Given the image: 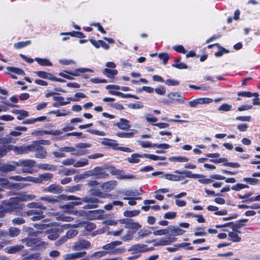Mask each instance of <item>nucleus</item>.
<instances>
[{"instance_id":"nucleus-33","label":"nucleus","mask_w":260,"mask_h":260,"mask_svg":"<svg viewBox=\"0 0 260 260\" xmlns=\"http://www.w3.org/2000/svg\"><path fill=\"white\" fill-rule=\"evenodd\" d=\"M40 175L41 183H44L46 181H51L53 178V175L52 173H46Z\"/></svg>"},{"instance_id":"nucleus-26","label":"nucleus","mask_w":260,"mask_h":260,"mask_svg":"<svg viewBox=\"0 0 260 260\" xmlns=\"http://www.w3.org/2000/svg\"><path fill=\"white\" fill-rule=\"evenodd\" d=\"M102 73L107 77L113 78L114 76L118 74V71L116 70H111L108 68H106L103 70Z\"/></svg>"},{"instance_id":"nucleus-35","label":"nucleus","mask_w":260,"mask_h":260,"mask_svg":"<svg viewBox=\"0 0 260 260\" xmlns=\"http://www.w3.org/2000/svg\"><path fill=\"white\" fill-rule=\"evenodd\" d=\"M35 60L41 66H52V63L48 59H42L38 57L35 58Z\"/></svg>"},{"instance_id":"nucleus-40","label":"nucleus","mask_w":260,"mask_h":260,"mask_svg":"<svg viewBox=\"0 0 260 260\" xmlns=\"http://www.w3.org/2000/svg\"><path fill=\"white\" fill-rule=\"evenodd\" d=\"M39 145L36 141H34L30 145L26 146L27 150L28 152H36V150H38Z\"/></svg>"},{"instance_id":"nucleus-60","label":"nucleus","mask_w":260,"mask_h":260,"mask_svg":"<svg viewBox=\"0 0 260 260\" xmlns=\"http://www.w3.org/2000/svg\"><path fill=\"white\" fill-rule=\"evenodd\" d=\"M232 110V106L227 104H223L218 108L219 111H229Z\"/></svg>"},{"instance_id":"nucleus-27","label":"nucleus","mask_w":260,"mask_h":260,"mask_svg":"<svg viewBox=\"0 0 260 260\" xmlns=\"http://www.w3.org/2000/svg\"><path fill=\"white\" fill-rule=\"evenodd\" d=\"M37 167L44 170L55 171L56 170V166L48 164H39L37 165Z\"/></svg>"},{"instance_id":"nucleus-5","label":"nucleus","mask_w":260,"mask_h":260,"mask_svg":"<svg viewBox=\"0 0 260 260\" xmlns=\"http://www.w3.org/2000/svg\"><path fill=\"white\" fill-rule=\"evenodd\" d=\"M122 242L120 241H113L103 246V249L106 250H112L109 252L110 253L112 254H120L125 252L124 248H115L116 246L121 245Z\"/></svg>"},{"instance_id":"nucleus-61","label":"nucleus","mask_w":260,"mask_h":260,"mask_svg":"<svg viewBox=\"0 0 260 260\" xmlns=\"http://www.w3.org/2000/svg\"><path fill=\"white\" fill-rule=\"evenodd\" d=\"M26 180L27 181H31L36 183H41V180L40 179V175H39L38 177H26Z\"/></svg>"},{"instance_id":"nucleus-30","label":"nucleus","mask_w":260,"mask_h":260,"mask_svg":"<svg viewBox=\"0 0 260 260\" xmlns=\"http://www.w3.org/2000/svg\"><path fill=\"white\" fill-rule=\"evenodd\" d=\"M60 35L61 36L70 35L72 37L78 38H82L85 37V36L83 34V33L82 32H80V31H73L72 32H61V33H60Z\"/></svg>"},{"instance_id":"nucleus-45","label":"nucleus","mask_w":260,"mask_h":260,"mask_svg":"<svg viewBox=\"0 0 260 260\" xmlns=\"http://www.w3.org/2000/svg\"><path fill=\"white\" fill-rule=\"evenodd\" d=\"M169 159L171 161L187 162L188 161V158L184 156H174L170 157Z\"/></svg>"},{"instance_id":"nucleus-46","label":"nucleus","mask_w":260,"mask_h":260,"mask_svg":"<svg viewBox=\"0 0 260 260\" xmlns=\"http://www.w3.org/2000/svg\"><path fill=\"white\" fill-rule=\"evenodd\" d=\"M88 164V160L87 159L83 158L76 162H74V167L76 168L82 167Z\"/></svg>"},{"instance_id":"nucleus-38","label":"nucleus","mask_w":260,"mask_h":260,"mask_svg":"<svg viewBox=\"0 0 260 260\" xmlns=\"http://www.w3.org/2000/svg\"><path fill=\"white\" fill-rule=\"evenodd\" d=\"M74 206L72 202L61 206V208L63 209L64 212L69 213H73L74 212Z\"/></svg>"},{"instance_id":"nucleus-20","label":"nucleus","mask_w":260,"mask_h":260,"mask_svg":"<svg viewBox=\"0 0 260 260\" xmlns=\"http://www.w3.org/2000/svg\"><path fill=\"white\" fill-rule=\"evenodd\" d=\"M35 156L37 158H45L47 156V152L43 146L40 145L38 150L36 151Z\"/></svg>"},{"instance_id":"nucleus-57","label":"nucleus","mask_w":260,"mask_h":260,"mask_svg":"<svg viewBox=\"0 0 260 260\" xmlns=\"http://www.w3.org/2000/svg\"><path fill=\"white\" fill-rule=\"evenodd\" d=\"M134 232L128 231L127 233L124 236L121 237V239L124 241H127L131 240L133 239V234Z\"/></svg>"},{"instance_id":"nucleus-9","label":"nucleus","mask_w":260,"mask_h":260,"mask_svg":"<svg viewBox=\"0 0 260 260\" xmlns=\"http://www.w3.org/2000/svg\"><path fill=\"white\" fill-rule=\"evenodd\" d=\"M63 232V230L60 227L52 228L48 231V238L52 240H55L57 239L59 234Z\"/></svg>"},{"instance_id":"nucleus-19","label":"nucleus","mask_w":260,"mask_h":260,"mask_svg":"<svg viewBox=\"0 0 260 260\" xmlns=\"http://www.w3.org/2000/svg\"><path fill=\"white\" fill-rule=\"evenodd\" d=\"M23 248V245H16L6 247L5 251L8 253L13 254L21 251Z\"/></svg>"},{"instance_id":"nucleus-43","label":"nucleus","mask_w":260,"mask_h":260,"mask_svg":"<svg viewBox=\"0 0 260 260\" xmlns=\"http://www.w3.org/2000/svg\"><path fill=\"white\" fill-rule=\"evenodd\" d=\"M140 211L139 210H135L133 211H125L123 213L124 216L128 217H132L138 215L140 213Z\"/></svg>"},{"instance_id":"nucleus-51","label":"nucleus","mask_w":260,"mask_h":260,"mask_svg":"<svg viewBox=\"0 0 260 260\" xmlns=\"http://www.w3.org/2000/svg\"><path fill=\"white\" fill-rule=\"evenodd\" d=\"M155 236L157 235H166L169 234L168 227L166 229L156 230L153 232Z\"/></svg>"},{"instance_id":"nucleus-3","label":"nucleus","mask_w":260,"mask_h":260,"mask_svg":"<svg viewBox=\"0 0 260 260\" xmlns=\"http://www.w3.org/2000/svg\"><path fill=\"white\" fill-rule=\"evenodd\" d=\"M43 209H30L27 211L21 212L20 215L24 217H28L29 219L32 221L40 220L45 217L44 215Z\"/></svg>"},{"instance_id":"nucleus-54","label":"nucleus","mask_w":260,"mask_h":260,"mask_svg":"<svg viewBox=\"0 0 260 260\" xmlns=\"http://www.w3.org/2000/svg\"><path fill=\"white\" fill-rule=\"evenodd\" d=\"M248 187H249L248 185H247L246 184L238 183L235 185L233 186L231 188L233 190L239 191L243 188H248Z\"/></svg>"},{"instance_id":"nucleus-64","label":"nucleus","mask_w":260,"mask_h":260,"mask_svg":"<svg viewBox=\"0 0 260 260\" xmlns=\"http://www.w3.org/2000/svg\"><path fill=\"white\" fill-rule=\"evenodd\" d=\"M165 83L169 86H177L179 84V81L171 79L165 81Z\"/></svg>"},{"instance_id":"nucleus-4","label":"nucleus","mask_w":260,"mask_h":260,"mask_svg":"<svg viewBox=\"0 0 260 260\" xmlns=\"http://www.w3.org/2000/svg\"><path fill=\"white\" fill-rule=\"evenodd\" d=\"M20 132L11 131L9 134L4 137H0V144H8L10 143H15L18 140L17 137L21 135Z\"/></svg>"},{"instance_id":"nucleus-7","label":"nucleus","mask_w":260,"mask_h":260,"mask_svg":"<svg viewBox=\"0 0 260 260\" xmlns=\"http://www.w3.org/2000/svg\"><path fill=\"white\" fill-rule=\"evenodd\" d=\"M22 241L28 247H37L44 244V242H42L39 237H28L23 239Z\"/></svg>"},{"instance_id":"nucleus-44","label":"nucleus","mask_w":260,"mask_h":260,"mask_svg":"<svg viewBox=\"0 0 260 260\" xmlns=\"http://www.w3.org/2000/svg\"><path fill=\"white\" fill-rule=\"evenodd\" d=\"M25 186H26V185L23 183H10L9 185V188L10 189H19L24 188Z\"/></svg>"},{"instance_id":"nucleus-17","label":"nucleus","mask_w":260,"mask_h":260,"mask_svg":"<svg viewBox=\"0 0 260 260\" xmlns=\"http://www.w3.org/2000/svg\"><path fill=\"white\" fill-rule=\"evenodd\" d=\"M22 260H40L42 258L40 252H35L31 254H24L22 255Z\"/></svg>"},{"instance_id":"nucleus-32","label":"nucleus","mask_w":260,"mask_h":260,"mask_svg":"<svg viewBox=\"0 0 260 260\" xmlns=\"http://www.w3.org/2000/svg\"><path fill=\"white\" fill-rule=\"evenodd\" d=\"M133 132L124 133L119 132L117 133L116 135L121 138H132L134 137V134L137 133V131L136 129L132 130Z\"/></svg>"},{"instance_id":"nucleus-10","label":"nucleus","mask_w":260,"mask_h":260,"mask_svg":"<svg viewBox=\"0 0 260 260\" xmlns=\"http://www.w3.org/2000/svg\"><path fill=\"white\" fill-rule=\"evenodd\" d=\"M90 246V243L85 240H80L76 242L73 247L74 250H80L83 249H87Z\"/></svg>"},{"instance_id":"nucleus-12","label":"nucleus","mask_w":260,"mask_h":260,"mask_svg":"<svg viewBox=\"0 0 260 260\" xmlns=\"http://www.w3.org/2000/svg\"><path fill=\"white\" fill-rule=\"evenodd\" d=\"M62 199H65L64 195L63 194H60L57 197L48 196L41 197L40 198V200L53 204L59 202L60 200H62Z\"/></svg>"},{"instance_id":"nucleus-58","label":"nucleus","mask_w":260,"mask_h":260,"mask_svg":"<svg viewBox=\"0 0 260 260\" xmlns=\"http://www.w3.org/2000/svg\"><path fill=\"white\" fill-rule=\"evenodd\" d=\"M174 173L179 174L185 175L186 177L188 178H191L192 175V172L187 170H183L182 171L179 170H176L174 171Z\"/></svg>"},{"instance_id":"nucleus-22","label":"nucleus","mask_w":260,"mask_h":260,"mask_svg":"<svg viewBox=\"0 0 260 260\" xmlns=\"http://www.w3.org/2000/svg\"><path fill=\"white\" fill-rule=\"evenodd\" d=\"M161 177H164L166 179L174 181H181L184 179V177L183 176H178L171 174H166Z\"/></svg>"},{"instance_id":"nucleus-52","label":"nucleus","mask_w":260,"mask_h":260,"mask_svg":"<svg viewBox=\"0 0 260 260\" xmlns=\"http://www.w3.org/2000/svg\"><path fill=\"white\" fill-rule=\"evenodd\" d=\"M109 93L113 95H115L117 96H119L123 98H128L129 94H124L121 92L120 91H115L113 90H109Z\"/></svg>"},{"instance_id":"nucleus-56","label":"nucleus","mask_w":260,"mask_h":260,"mask_svg":"<svg viewBox=\"0 0 260 260\" xmlns=\"http://www.w3.org/2000/svg\"><path fill=\"white\" fill-rule=\"evenodd\" d=\"M10 184L7 179L0 178V186L9 189Z\"/></svg>"},{"instance_id":"nucleus-34","label":"nucleus","mask_w":260,"mask_h":260,"mask_svg":"<svg viewBox=\"0 0 260 260\" xmlns=\"http://www.w3.org/2000/svg\"><path fill=\"white\" fill-rule=\"evenodd\" d=\"M76 171L75 169L63 168L59 171V174L62 175H70L75 174Z\"/></svg>"},{"instance_id":"nucleus-28","label":"nucleus","mask_w":260,"mask_h":260,"mask_svg":"<svg viewBox=\"0 0 260 260\" xmlns=\"http://www.w3.org/2000/svg\"><path fill=\"white\" fill-rule=\"evenodd\" d=\"M13 145H7L0 146V157H3L7 154V152L13 150Z\"/></svg>"},{"instance_id":"nucleus-14","label":"nucleus","mask_w":260,"mask_h":260,"mask_svg":"<svg viewBox=\"0 0 260 260\" xmlns=\"http://www.w3.org/2000/svg\"><path fill=\"white\" fill-rule=\"evenodd\" d=\"M129 123V121L128 120L124 118H120V121L114 123V125L117 126L121 129L127 130L131 127Z\"/></svg>"},{"instance_id":"nucleus-29","label":"nucleus","mask_w":260,"mask_h":260,"mask_svg":"<svg viewBox=\"0 0 260 260\" xmlns=\"http://www.w3.org/2000/svg\"><path fill=\"white\" fill-rule=\"evenodd\" d=\"M35 74H36L40 78L49 79L51 80L52 74L50 73H47L45 71H36L35 72Z\"/></svg>"},{"instance_id":"nucleus-13","label":"nucleus","mask_w":260,"mask_h":260,"mask_svg":"<svg viewBox=\"0 0 260 260\" xmlns=\"http://www.w3.org/2000/svg\"><path fill=\"white\" fill-rule=\"evenodd\" d=\"M167 96L170 100L180 103H184L186 101V99L178 92H171Z\"/></svg>"},{"instance_id":"nucleus-48","label":"nucleus","mask_w":260,"mask_h":260,"mask_svg":"<svg viewBox=\"0 0 260 260\" xmlns=\"http://www.w3.org/2000/svg\"><path fill=\"white\" fill-rule=\"evenodd\" d=\"M105 139L106 140V141H102L101 142V143L103 145H106V146H111V147H113V148L114 149H116L115 147L118 145L117 144L113 143L112 140H109V139Z\"/></svg>"},{"instance_id":"nucleus-21","label":"nucleus","mask_w":260,"mask_h":260,"mask_svg":"<svg viewBox=\"0 0 260 260\" xmlns=\"http://www.w3.org/2000/svg\"><path fill=\"white\" fill-rule=\"evenodd\" d=\"M89 192L92 196L98 197L101 198H106L108 196L107 193L103 192L100 189H90L89 190Z\"/></svg>"},{"instance_id":"nucleus-50","label":"nucleus","mask_w":260,"mask_h":260,"mask_svg":"<svg viewBox=\"0 0 260 260\" xmlns=\"http://www.w3.org/2000/svg\"><path fill=\"white\" fill-rule=\"evenodd\" d=\"M158 57L160 59L162 60L163 63L166 64L169 59V55L166 53H161L158 54Z\"/></svg>"},{"instance_id":"nucleus-59","label":"nucleus","mask_w":260,"mask_h":260,"mask_svg":"<svg viewBox=\"0 0 260 260\" xmlns=\"http://www.w3.org/2000/svg\"><path fill=\"white\" fill-rule=\"evenodd\" d=\"M12 222L14 225H20L25 222V220L21 217H16L12 219Z\"/></svg>"},{"instance_id":"nucleus-11","label":"nucleus","mask_w":260,"mask_h":260,"mask_svg":"<svg viewBox=\"0 0 260 260\" xmlns=\"http://www.w3.org/2000/svg\"><path fill=\"white\" fill-rule=\"evenodd\" d=\"M44 191L45 192H49L54 194H57L62 192L63 189L62 187L58 184H52L45 188Z\"/></svg>"},{"instance_id":"nucleus-62","label":"nucleus","mask_w":260,"mask_h":260,"mask_svg":"<svg viewBox=\"0 0 260 260\" xmlns=\"http://www.w3.org/2000/svg\"><path fill=\"white\" fill-rule=\"evenodd\" d=\"M243 180L246 182L249 183L251 185H254L258 183L259 180L254 178H244Z\"/></svg>"},{"instance_id":"nucleus-8","label":"nucleus","mask_w":260,"mask_h":260,"mask_svg":"<svg viewBox=\"0 0 260 260\" xmlns=\"http://www.w3.org/2000/svg\"><path fill=\"white\" fill-rule=\"evenodd\" d=\"M17 167L16 161H12L11 163L4 164L0 166V171L3 173H8L15 171Z\"/></svg>"},{"instance_id":"nucleus-42","label":"nucleus","mask_w":260,"mask_h":260,"mask_svg":"<svg viewBox=\"0 0 260 260\" xmlns=\"http://www.w3.org/2000/svg\"><path fill=\"white\" fill-rule=\"evenodd\" d=\"M228 235L230 238V240L234 242H238L241 241V238L236 233H235L234 232H230L228 234Z\"/></svg>"},{"instance_id":"nucleus-53","label":"nucleus","mask_w":260,"mask_h":260,"mask_svg":"<svg viewBox=\"0 0 260 260\" xmlns=\"http://www.w3.org/2000/svg\"><path fill=\"white\" fill-rule=\"evenodd\" d=\"M169 245V242H168L167 239L166 238L165 239H161L159 240H157L154 244V246H163V245Z\"/></svg>"},{"instance_id":"nucleus-41","label":"nucleus","mask_w":260,"mask_h":260,"mask_svg":"<svg viewBox=\"0 0 260 260\" xmlns=\"http://www.w3.org/2000/svg\"><path fill=\"white\" fill-rule=\"evenodd\" d=\"M13 150H14L15 152L17 154H24L28 153L26 146H21L19 147L13 146Z\"/></svg>"},{"instance_id":"nucleus-16","label":"nucleus","mask_w":260,"mask_h":260,"mask_svg":"<svg viewBox=\"0 0 260 260\" xmlns=\"http://www.w3.org/2000/svg\"><path fill=\"white\" fill-rule=\"evenodd\" d=\"M169 230V234L171 232L170 235L174 236L181 235L185 233V231L180 229L179 228L174 225H169L168 226Z\"/></svg>"},{"instance_id":"nucleus-47","label":"nucleus","mask_w":260,"mask_h":260,"mask_svg":"<svg viewBox=\"0 0 260 260\" xmlns=\"http://www.w3.org/2000/svg\"><path fill=\"white\" fill-rule=\"evenodd\" d=\"M31 41L29 40L26 41L25 42H20L14 44V46L16 49H20L25 46L28 45L30 44Z\"/></svg>"},{"instance_id":"nucleus-37","label":"nucleus","mask_w":260,"mask_h":260,"mask_svg":"<svg viewBox=\"0 0 260 260\" xmlns=\"http://www.w3.org/2000/svg\"><path fill=\"white\" fill-rule=\"evenodd\" d=\"M20 230L15 227H11L9 229V235L11 237H15L20 233Z\"/></svg>"},{"instance_id":"nucleus-49","label":"nucleus","mask_w":260,"mask_h":260,"mask_svg":"<svg viewBox=\"0 0 260 260\" xmlns=\"http://www.w3.org/2000/svg\"><path fill=\"white\" fill-rule=\"evenodd\" d=\"M78 233L77 230L71 229L69 230L66 233V236L68 239H71L76 236Z\"/></svg>"},{"instance_id":"nucleus-25","label":"nucleus","mask_w":260,"mask_h":260,"mask_svg":"<svg viewBox=\"0 0 260 260\" xmlns=\"http://www.w3.org/2000/svg\"><path fill=\"white\" fill-rule=\"evenodd\" d=\"M83 202L90 203L91 204H96L101 202L100 200L97 198L91 197L86 196L82 198L81 199Z\"/></svg>"},{"instance_id":"nucleus-15","label":"nucleus","mask_w":260,"mask_h":260,"mask_svg":"<svg viewBox=\"0 0 260 260\" xmlns=\"http://www.w3.org/2000/svg\"><path fill=\"white\" fill-rule=\"evenodd\" d=\"M17 162V167L21 166L27 168H31L35 167L36 162L31 159L19 160Z\"/></svg>"},{"instance_id":"nucleus-6","label":"nucleus","mask_w":260,"mask_h":260,"mask_svg":"<svg viewBox=\"0 0 260 260\" xmlns=\"http://www.w3.org/2000/svg\"><path fill=\"white\" fill-rule=\"evenodd\" d=\"M110 172L113 175H116L117 178L118 179H135V176L132 174H124V171L122 170H119L116 169L114 167L110 166Z\"/></svg>"},{"instance_id":"nucleus-2","label":"nucleus","mask_w":260,"mask_h":260,"mask_svg":"<svg viewBox=\"0 0 260 260\" xmlns=\"http://www.w3.org/2000/svg\"><path fill=\"white\" fill-rule=\"evenodd\" d=\"M25 205L19 202L16 199H11L10 201L5 202L3 206V210L6 212H19L22 210Z\"/></svg>"},{"instance_id":"nucleus-18","label":"nucleus","mask_w":260,"mask_h":260,"mask_svg":"<svg viewBox=\"0 0 260 260\" xmlns=\"http://www.w3.org/2000/svg\"><path fill=\"white\" fill-rule=\"evenodd\" d=\"M116 183L117 182L116 181H109L108 182L103 183L101 187L102 189L105 191H110L111 190L114 189V186L116 185Z\"/></svg>"},{"instance_id":"nucleus-24","label":"nucleus","mask_w":260,"mask_h":260,"mask_svg":"<svg viewBox=\"0 0 260 260\" xmlns=\"http://www.w3.org/2000/svg\"><path fill=\"white\" fill-rule=\"evenodd\" d=\"M144 157L143 154L139 153L132 154L130 157L127 158V160L129 163H138L140 162L139 158Z\"/></svg>"},{"instance_id":"nucleus-55","label":"nucleus","mask_w":260,"mask_h":260,"mask_svg":"<svg viewBox=\"0 0 260 260\" xmlns=\"http://www.w3.org/2000/svg\"><path fill=\"white\" fill-rule=\"evenodd\" d=\"M200 98L197 99L192 101H190L188 102V104L190 107H196L199 104H202V103L203 102L202 101Z\"/></svg>"},{"instance_id":"nucleus-1","label":"nucleus","mask_w":260,"mask_h":260,"mask_svg":"<svg viewBox=\"0 0 260 260\" xmlns=\"http://www.w3.org/2000/svg\"><path fill=\"white\" fill-rule=\"evenodd\" d=\"M110 166L104 165L101 167H96L93 169L85 172V175L89 176H94L96 179H103L108 177V174L106 173L105 170L110 171Z\"/></svg>"},{"instance_id":"nucleus-31","label":"nucleus","mask_w":260,"mask_h":260,"mask_svg":"<svg viewBox=\"0 0 260 260\" xmlns=\"http://www.w3.org/2000/svg\"><path fill=\"white\" fill-rule=\"evenodd\" d=\"M147 246L144 244H135L134 245H133L129 249H128V251H138L140 252H144V248Z\"/></svg>"},{"instance_id":"nucleus-23","label":"nucleus","mask_w":260,"mask_h":260,"mask_svg":"<svg viewBox=\"0 0 260 260\" xmlns=\"http://www.w3.org/2000/svg\"><path fill=\"white\" fill-rule=\"evenodd\" d=\"M124 227L128 229L138 230L141 228V225L138 222H134L133 219L129 218V221L127 222V224Z\"/></svg>"},{"instance_id":"nucleus-36","label":"nucleus","mask_w":260,"mask_h":260,"mask_svg":"<svg viewBox=\"0 0 260 260\" xmlns=\"http://www.w3.org/2000/svg\"><path fill=\"white\" fill-rule=\"evenodd\" d=\"M27 207L31 208V209H36L42 208L43 210H46V208L43 206V205L41 203H37V202H31L28 203L27 205Z\"/></svg>"},{"instance_id":"nucleus-63","label":"nucleus","mask_w":260,"mask_h":260,"mask_svg":"<svg viewBox=\"0 0 260 260\" xmlns=\"http://www.w3.org/2000/svg\"><path fill=\"white\" fill-rule=\"evenodd\" d=\"M28 116V112L27 111L21 110L19 114H18L17 119L18 120L23 119L24 118Z\"/></svg>"},{"instance_id":"nucleus-39","label":"nucleus","mask_w":260,"mask_h":260,"mask_svg":"<svg viewBox=\"0 0 260 260\" xmlns=\"http://www.w3.org/2000/svg\"><path fill=\"white\" fill-rule=\"evenodd\" d=\"M7 69L8 71L14 73L17 75H24L25 73L23 70L21 69L17 68L15 67H8Z\"/></svg>"}]
</instances>
